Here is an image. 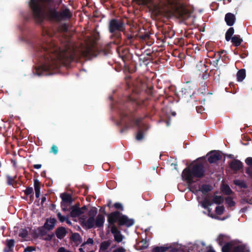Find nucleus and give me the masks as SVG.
Returning a JSON list of instances; mask_svg holds the SVG:
<instances>
[{"instance_id":"49","label":"nucleus","mask_w":252,"mask_h":252,"mask_svg":"<svg viewBox=\"0 0 252 252\" xmlns=\"http://www.w3.org/2000/svg\"><path fill=\"white\" fill-rule=\"evenodd\" d=\"M143 137L144 135L142 131L140 129H138V131L136 136V140L139 141L141 140L143 138Z\"/></svg>"},{"instance_id":"25","label":"nucleus","mask_w":252,"mask_h":252,"mask_svg":"<svg viewBox=\"0 0 252 252\" xmlns=\"http://www.w3.org/2000/svg\"><path fill=\"white\" fill-rule=\"evenodd\" d=\"M119 56L124 61L128 58L129 55V50L128 49H119L118 50Z\"/></svg>"},{"instance_id":"62","label":"nucleus","mask_w":252,"mask_h":252,"mask_svg":"<svg viewBox=\"0 0 252 252\" xmlns=\"http://www.w3.org/2000/svg\"><path fill=\"white\" fill-rule=\"evenodd\" d=\"M58 252H71L69 251L66 250L64 247H61L58 249Z\"/></svg>"},{"instance_id":"38","label":"nucleus","mask_w":252,"mask_h":252,"mask_svg":"<svg viewBox=\"0 0 252 252\" xmlns=\"http://www.w3.org/2000/svg\"><path fill=\"white\" fill-rule=\"evenodd\" d=\"M224 211V207L223 206H217L215 209V212L218 215H221L223 214Z\"/></svg>"},{"instance_id":"18","label":"nucleus","mask_w":252,"mask_h":252,"mask_svg":"<svg viewBox=\"0 0 252 252\" xmlns=\"http://www.w3.org/2000/svg\"><path fill=\"white\" fill-rule=\"evenodd\" d=\"M60 197L62 200L61 202L67 203L69 205H70L73 202L72 195L70 194L67 193L66 192H64L61 194Z\"/></svg>"},{"instance_id":"2","label":"nucleus","mask_w":252,"mask_h":252,"mask_svg":"<svg viewBox=\"0 0 252 252\" xmlns=\"http://www.w3.org/2000/svg\"><path fill=\"white\" fill-rule=\"evenodd\" d=\"M38 55L43 59L45 64L41 66L44 71H48L51 69L52 64L56 59L61 58L60 51L58 47L54 43L47 42L40 45L37 48Z\"/></svg>"},{"instance_id":"58","label":"nucleus","mask_w":252,"mask_h":252,"mask_svg":"<svg viewBox=\"0 0 252 252\" xmlns=\"http://www.w3.org/2000/svg\"><path fill=\"white\" fill-rule=\"evenodd\" d=\"M126 250L123 247H119L114 250L113 252H126Z\"/></svg>"},{"instance_id":"33","label":"nucleus","mask_w":252,"mask_h":252,"mask_svg":"<svg viewBox=\"0 0 252 252\" xmlns=\"http://www.w3.org/2000/svg\"><path fill=\"white\" fill-rule=\"evenodd\" d=\"M206 49L208 51V56L210 58L213 57L216 55V53L212 52L211 50V43L209 42L206 43L205 44Z\"/></svg>"},{"instance_id":"53","label":"nucleus","mask_w":252,"mask_h":252,"mask_svg":"<svg viewBox=\"0 0 252 252\" xmlns=\"http://www.w3.org/2000/svg\"><path fill=\"white\" fill-rule=\"evenodd\" d=\"M50 152L53 153L54 155H56L58 152V148L57 146L53 145L51 147Z\"/></svg>"},{"instance_id":"3","label":"nucleus","mask_w":252,"mask_h":252,"mask_svg":"<svg viewBox=\"0 0 252 252\" xmlns=\"http://www.w3.org/2000/svg\"><path fill=\"white\" fill-rule=\"evenodd\" d=\"M205 172L203 164L198 162L185 168L182 172V177L189 185H191L204 177Z\"/></svg>"},{"instance_id":"37","label":"nucleus","mask_w":252,"mask_h":252,"mask_svg":"<svg viewBox=\"0 0 252 252\" xmlns=\"http://www.w3.org/2000/svg\"><path fill=\"white\" fill-rule=\"evenodd\" d=\"M163 34H164L165 38H171L173 36H174V35L175 34V32L173 31L170 30L169 31H165L164 32Z\"/></svg>"},{"instance_id":"34","label":"nucleus","mask_w":252,"mask_h":252,"mask_svg":"<svg viewBox=\"0 0 252 252\" xmlns=\"http://www.w3.org/2000/svg\"><path fill=\"white\" fill-rule=\"evenodd\" d=\"M223 198L221 196H214L212 202L217 204H220L223 202Z\"/></svg>"},{"instance_id":"56","label":"nucleus","mask_w":252,"mask_h":252,"mask_svg":"<svg viewBox=\"0 0 252 252\" xmlns=\"http://www.w3.org/2000/svg\"><path fill=\"white\" fill-rule=\"evenodd\" d=\"M199 86L200 88L202 89V90L205 91L206 87H207V83L204 81H203L202 82L199 83Z\"/></svg>"},{"instance_id":"1","label":"nucleus","mask_w":252,"mask_h":252,"mask_svg":"<svg viewBox=\"0 0 252 252\" xmlns=\"http://www.w3.org/2000/svg\"><path fill=\"white\" fill-rule=\"evenodd\" d=\"M108 222L110 225L111 232L113 234L114 240L117 243H120L123 239V235L120 230L115 225L117 222L118 226H125L129 227L134 223V220L132 219H129L125 215H123L120 211H116L110 213L108 215Z\"/></svg>"},{"instance_id":"19","label":"nucleus","mask_w":252,"mask_h":252,"mask_svg":"<svg viewBox=\"0 0 252 252\" xmlns=\"http://www.w3.org/2000/svg\"><path fill=\"white\" fill-rule=\"evenodd\" d=\"M86 56L90 57H95L97 56V52L94 46H88L84 51Z\"/></svg>"},{"instance_id":"55","label":"nucleus","mask_w":252,"mask_h":252,"mask_svg":"<svg viewBox=\"0 0 252 252\" xmlns=\"http://www.w3.org/2000/svg\"><path fill=\"white\" fill-rule=\"evenodd\" d=\"M94 244V240L93 239L89 238L87 239V241L84 242L81 245V247H83L86 244H91L93 245Z\"/></svg>"},{"instance_id":"63","label":"nucleus","mask_w":252,"mask_h":252,"mask_svg":"<svg viewBox=\"0 0 252 252\" xmlns=\"http://www.w3.org/2000/svg\"><path fill=\"white\" fill-rule=\"evenodd\" d=\"M221 59L223 61L226 62L227 60H229L228 57L226 55V54H224L221 57Z\"/></svg>"},{"instance_id":"41","label":"nucleus","mask_w":252,"mask_h":252,"mask_svg":"<svg viewBox=\"0 0 252 252\" xmlns=\"http://www.w3.org/2000/svg\"><path fill=\"white\" fill-rule=\"evenodd\" d=\"M222 191L223 192V193H224L226 195H230L232 192V190L230 189V187L228 185L225 186L223 188Z\"/></svg>"},{"instance_id":"13","label":"nucleus","mask_w":252,"mask_h":252,"mask_svg":"<svg viewBox=\"0 0 252 252\" xmlns=\"http://www.w3.org/2000/svg\"><path fill=\"white\" fill-rule=\"evenodd\" d=\"M230 168L234 172H237L243 167V163L238 159H233L229 163Z\"/></svg>"},{"instance_id":"23","label":"nucleus","mask_w":252,"mask_h":252,"mask_svg":"<svg viewBox=\"0 0 252 252\" xmlns=\"http://www.w3.org/2000/svg\"><path fill=\"white\" fill-rule=\"evenodd\" d=\"M34 187L35 193V197L38 198L40 196V183L38 180L34 179Z\"/></svg>"},{"instance_id":"16","label":"nucleus","mask_w":252,"mask_h":252,"mask_svg":"<svg viewBox=\"0 0 252 252\" xmlns=\"http://www.w3.org/2000/svg\"><path fill=\"white\" fill-rule=\"evenodd\" d=\"M66 230L65 228L63 226L58 227L55 231V234L57 237L60 240L63 239L66 236Z\"/></svg>"},{"instance_id":"20","label":"nucleus","mask_w":252,"mask_h":252,"mask_svg":"<svg viewBox=\"0 0 252 252\" xmlns=\"http://www.w3.org/2000/svg\"><path fill=\"white\" fill-rule=\"evenodd\" d=\"M248 167L246 169V173L252 179V158L248 157L245 159Z\"/></svg>"},{"instance_id":"17","label":"nucleus","mask_w":252,"mask_h":252,"mask_svg":"<svg viewBox=\"0 0 252 252\" xmlns=\"http://www.w3.org/2000/svg\"><path fill=\"white\" fill-rule=\"evenodd\" d=\"M105 217L103 214H99L95 219V227L100 228L103 226Z\"/></svg>"},{"instance_id":"30","label":"nucleus","mask_w":252,"mask_h":252,"mask_svg":"<svg viewBox=\"0 0 252 252\" xmlns=\"http://www.w3.org/2000/svg\"><path fill=\"white\" fill-rule=\"evenodd\" d=\"M212 189V187L207 184L202 185L199 187V190H200L203 194H206L209 191H211Z\"/></svg>"},{"instance_id":"31","label":"nucleus","mask_w":252,"mask_h":252,"mask_svg":"<svg viewBox=\"0 0 252 252\" xmlns=\"http://www.w3.org/2000/svg\"><path fill=\"white\" fill-rule=\"evenodd\" d=\"M111 244L110 240L105 241L101 242L100 245V250L101 251H105L108 249Z\"/></svg>"},{"instance_id":"43","label":"nucleus","mask_w":252,"mask_h":252,"mask_svg":"<svg viewBox=\"0 0 252 252\" xmlns=\"http://www.w3.org/2000/svg\"><path fill=\"white\" fill-rule=\"evenodd\" d=\"M225 202L229 207H233L235 205V202L231 197H227L225 198Z\"/></svg>"},{"instance_id":"24","label":"nucleus","mask_w":252,"mask_h":252,"mask_svg":"<svg viewBox=\"0 0 252 252\" xmlns=\"http://www.w3.org/2000/svg\"><path fill=\"white\" fill-rule=\"evenodd\" d=\"M246 76V70L241 69L239 70L236 74L237 80L238 82H242Z\"/></svg>"},{"instance_id":"26","label":"nucleus","mask_w":252,"mask_h":252,"mask_svg":"<svg viewBox=\"0 0 252 252\" xmlns=\"http://www.w3.org/2000/svg\"><path fill=\"white\" fill-rule=\"evenodd\" d=\"M234 33V29L233 27L229 28L225 34V38L227 41H230L232 37L233 36Z\"/></svg>"},{"instance_id":"54","label":"nucleus","mask_w":252,"mask_h":252,"mask_svg":"<svg viewBox=\"0 0 252 252\" xmlns=\"http://www.w3.org/2000/svg\"><path fill=\"white\" fill-rule=\"evenodd\" d=\"M35 251V248L32 246H28L24 249V252H32Z\"/></svg>"},{"instance_id":"28","label":"nucleus","mask_w":252,"mask_h":252,"mask_svg":"<svg viewBox=\"0 0 252 252\" xmlns=\"http://www.w3.org/2000/svg\"><path fill=\"white\" fill-rule=\"evenodd\" d=\"M233 183L241 189H247L248 188L246 182L243 180L236 179L233 181Z\"/></svg>"},{"instance_id":"29","label":"nucleus","mask_w":252,"mask_h":252,"mask_svg":"<svg viewBox=\"0 0 252 252\" xmlns=\"http://www.w3.org/2000/svg\"><path fill=\"white\" fill-rule=\"evenodd\" d=\"M71 240L75 243L80 244L82 241V237L78 233H74L71 237Z\"/></svg>"},{"instance_id":"8","label":"nucleus","mask_w":252,"mask_h":252,"mask_svg":"<svg viewBox=\"0 0 252 252\" xmlns=\"http://www.w3.org/2000/svg\"><path fill=\"white\" fill-rule=\"evenodd\" d=\"M86 218V216H83L79 219L82 226L88 229L95 227V218L89 217L87 220Z\"/></svg>"},{"instance_id":"40","label":"nucleus","mask_w":252,"mask_h":252,"mask_svg":"<svg viewBox=\"0 0 252 252\" xmlns=\"http://www.w3.org/2000/svg\"><path fill=\"white\" fill-rule=\"evenodd\" d=\"M54 237L55 234L53 233H51V234L47 233V234L45 235L44 237H43L41 239L47 241H50L53 239V238Z\"/></svg>"},{"instance_id":"7","label":"nucleus","mask_w":252,"mask_h":252,"mask_svg":"<svg viewBox=\"0 0 252 252\" xmlns=\"http://www.w3.org/2000/svg\"><path fill=\"white\" fill-rule=\"evenodd\" d=\"M222 252H247L246 246L244 245H239L233 247L231 243H226L222 247Z\"/></svg>"},{"instance_id":"22","label":"nucleus","mask_w":252,"mask_h":252,"mask_svg":"<svg viewBox=\"0 0 252 252\" xmlns=\"http://www.w3.org/2000/svg\"><path fill=\"white\" fill-rule=\"evenodd\" d=\"M230 40L232 44L235 47L239 46L243 42V39L240 37V35L237 34L234 35Z\"/></svg>"},{"instance_id":"60","label":"nucleus","mask_w":252,"mask_h":252,"mask_svg":"<svg viewBox=\"0 0 252 252\" xmlns=\"http://www.w3.org/2000/svg\"><path fill=\"white\" fill-rule=\"evenodd\" d=\"M209 77V74L207 73L206 71L202 74V78L203 80H206Z\"/></svg>"},{"instance_id":"15","label":"nucleus","mask_w":252,"mask_h":252,"mask_svg":"<svg viewBox=\"0 0 252 252\" xmlns=\"http://www.w3.org/2000/svg\"><path fill=\"white\" fill-rule=\"evenodd\" d=\"M224 20L227 26H232L235 22L236 17L233 13H227L225 15Z\"/></svg>"},{"instance_id":"32","label":"nucleus","mask_w":252,"mask_h":252,"mask_svg":"<svg viewBox=\"0 0 252 252\" xmlns=\"http://www.w3.org/2000/svg\"><path fill=\"white\" fill-rule=\"evenodd\" d=\"M168 247H167L156 246V247H155L153 249L151 252H165L168 250Z\"/></svg>"},{"instance_id":"4","label":"nucleus","mask_w":252,"mask_h":252,"mask_svg":"<svg viewBox=\"0 0 252 252\" xmlns=\"http://www.w3.org/2000/svg\"><path fill=\"white\" fill-rule=\"evenodd\" d=\"M45 15L48 19L56 22L69 20L72 16V14L68 8L66 7L62 11H58L57 7L50 4L46 7Z\"/></svg>"},{"instance_id":"52","label":"nucleus","mask_w":252,"mask_h":252,"mask_svg":"<svg viewBox=\"0 0 252 252\" xmlns=\"http://www.w3.org/2000/svg\"><path fill=\"white\" fill-rule=\"evenodd\" d=\"M7 184L9 185H12L15 181V178H12L10 176H7Z\"/></svg>"},{"instance_id":"35","label":"nucleus","mask_w":252,"mask_h":252,"mask_svg":"<svg viewBox=\"0 0 252 252\" xmlns=\"http://www.w3.org/2000/svg\"><path fill=\"white\" fill-rule=\"evenodd\" d=\"M138 5H147L152 4L153 0H134Z\"/></svg>"},{"instance_id":"14","label":"nucleus","mask_w":252,"mask_h":252,"mask_svg":"<svg viewBox=\"0 0 252 252\" xmlns=\"http://www.w3.org/2000/svg\"><path fill=\"white\" fill-rule=\"evenodd\" d=\"M57 222V220L54 218L50 217L46 220L44 224V227H45L48 231L52 230Z\"/></svg>"},{"instance_id":"59","label":"nucleus","mask_w":252,"mask_h":252,"mask_svg":"<svg viewBox=\"0 0 252 252\" xmlns=\"http://www.w3.org/2000/svg\"><path fill=\"white\" fill-rule=\"evenodd\" d=\"M220 54H219V57L218 58V59H217L214 62V66L216 67L217 68V66L218 65V63H219V62L220 61Z\"/></svg>"},{"instance_id":"61","label":"nucleus","mask_w":252,"mask_h":252,"mask_svg":"<svg viewBox=\"0 0 252 252\" xmlns=\"http://www.w3.org/2000/svg\"><path fill=\"white\" fill-rule=\"evenodd\" d=\"M153 87H148L146 91L147 93L149 95H152V93H153Z\"/></svg>"},{"instance_id":"42","label":"nucleus","mask_w":252,"mask_h":252,"mask_svg":"<svg viewBox=\"0 0 252 252\" xmlns=\"http://www.w3.org/2000/svg\"><path fill=\"white\" fill-rule=\"evenodd\" d=\"M220 74L221 72L220 69H219L218 68L215 69L214 73V79L218 81H220Z\"/></svg>"},{"instance_id":"64","label":"nucleus","mask_w":252,"mask_h":252,"mask_svg":"<svg viewBox=\"0 0 252 252\" xmlns=\"http://www.w3.org/2000/svg\"><path fill=\"white\" fill-rule=\"evenodd\" d=\"M100 212L101 213V214H103L104 216L105 215H107L108 216V215L109 214H107L106 212V211H105V207L104 208H101L100 209Z\"/></svg>"},{"instance_id":"51","label":"nucleus","mask_w":252,"mask_h":252,"mask_svg":"<svg viewBox=\"0 0 252 252\" xmlns=\"http://www.w3.org/2000/svg\"><path fill=\"white\" fill-rule=\"evenodd\" d=\"M113 206L115 207V208L116 209L120 210L121 211L124 210V207H123L122 204L119 202H116V203H114Z\"/></svg>"},{"instance_id":"11","label":"nucleus","mask_w":252,"mask_h":252,"mask_svg":"<svg viewBox=\"0 0 252 252\" xmlns=\"http://www.w3.org/2000/svg\"><path fill=\"white\" fill-rule=\"evenodd\" d=\"M222 156L219 152L213 151L210 152V156L208 158V161L211 164L214 163L220 160Z\"/></svg>"},{"instance_id":"47","label":"nucleus","mask_w":252,"mask_h":252,"mask_svg":"<svg viewBox=\"0 0 252 252\" xmlns=\"http://www.w3.org/2000/svg\"><path fill=\"white\" fill-rule=\"evenodd\" d=\"M68 205L69 204L67 203L61 202V206L62 210L64 212H67V211H70V207H69V208H68Z\"/></svg>"},{"instance_id":"46","label":"nucleus","mask_w":252,"mask_h":252,"mask_svg":"<svg viewBox=\"0 0 252 252\" xmlns=\"http://www.w3.org/2000/svg\"><path fill=\"white\" fill-rule=\"evenodd\" d=\"M211 205L212 202L207 199H205L202 203V206L205 209H207L208 206H211Z\"/></svg>"},{"instance_id":"9","label":"nucleus","mask_w":252,"mask_h":252,"mask_svg":"<svg viewBox=\"0 0 252 252\" xmlns=\"http://www.w3.org/2000/svg\"><path fill=\"white\" fill-rule=\"evenodd\" d=\"M48 230L44 227V225L42 226L38 227L36 229L32 230V235L34 239L40 238L42 239L45 235L47 234Z\"/></svg>"},{"instance_id":"50","label":"nucleus","mask_w":252,"mask_h":252,"mask_svg":"<svg viewBox=\"0 0 252 252\" xmlns=\"http://www.w3.org/2000/svg\"><path fill=\"white\" fill-rule=\"evenodd\" d=\"M224 236L223 235L220 234L217 239L218 243L220 246H222L224 243Z\"/></svg>"},{"instance_id":"36","label":"nucleus","mask_w":252,"mask_h":252,"mask_svg":"<svg viewBox=\"0 0 252 252\" xmlns=\"http://www.w3.org/2000/svg\"><path fill=\"white\" fill-rule=\"evenodd\" d=\"M88 216L89 217L95 218L97 214V209L95 207H92L88 212Z\"/></svg>"},{"instance_id":"21","label":"nucleus","mask_w":252,"mask_h":252,"mask_svg":"<svg viewBox=\"0 0 252 252\" xmlns=\"http://www.w3.org/2000/svg\"><path fill=\"white\" fill-rule=\"evenodd\" d=\"M140 38L143 41L147 42L148 45H151L154 41L149 40L150 39V33L148 32H145L144 34L139 35Z\"/></svg>"},{"instance_id":"12","label":"nucleus","mask_w":252,"mask_h":252,"mask_svg":"<svg viewBox=\"0 0 252 252\" xmlns=\"http://www.w3.org/2000/svg\"><path fill=\"white\" fill-rule=\"evenodd\" d=\"M79 203L70 207V216L72 218L77 217L84 214V211H82L79 207Z\"/></svg>"},{"instance_id":"57","label":"nucleus","mask_w":252,"mask_h":252,"mask_svg":"<svg viewBox=\"0 0 252 252\" xmlns=\"http://www.w3.org/2000/svg\"><path fill=\"white\" fill-rule=\"evenodd\" d=\"M196 111L198 113L201 114L204 110V108L202 106H198L196 107Z\"/></svg>"},{"instance_id":"45","label":"nucleus","mask_w":252,"mask_h":252,"mask_svg":"<svg viewBox=\"0 0 252 252\" xmlns=\"http://www.w3.org/2000/svg\"><path fill=\"white\" fill-rule=\"evenodd\" d=\"M133 36L130 34H127L126 39H125V42L127 45H131L133 42Z\"/></svg>"},{"instance_id":"27","label":"nucleus","mask_w":252,"mask_h":252,"mask_svg":"<svg viewBox=\"0 0 252 252\" xmlns=\"http://www.w3.org/2000/svg\"><path fill=\"white\" fill-rule=\"evenodd\" d=\"M6 246L8 247V250H4V252H11L13 251V248L15 245V240L14 239H7L6 240Z\"/></svg>"},{"instance_id":"6","label":"nucleus","mask_w":252,"mask_h":252,"mask_svg":"<svg viewBox=\"0 0 252 252\" xmlns=\"http://www.w3.org/2000/svg\"><path fill=\"white\" fill-rule=\"evenodd\" d=\"M143 118L139 117L136 119L131 111L122 112L121 114V121L118 123L119 125H123L124 127L121 129V133L124 132L130 127H133V125L136 126L138 129H140L141 122Z\"/></svg>"},{"instance_id":"39","label":"nucleus","mask_w":252,"mask_h":252,"mask_svg":"<svg viewBox=\"0 0 252 252\" xmlns=\"http://www.w3.org/2000/svg\"><path fill=\"white\" fill-rule=\"evenodd\" d=\"M24 192L26 195H31V197H33V190L32 187H28L26 190H24Z\"/></svg>"},{"instance_id":"44","label":"nucleus","mask_w":252,"mask_h":252,"mask_svg":"<svg viewBox=\"0 0 252 252\" xmlns=\"http://www.w3.org/2000/svg\"><path fill=\"white\" fill-rule=\"evenodd\" d=\"M28 235V231L26 229H21L20 230V232L19 234V236L23 238H26Z\"/></svg>"},{"instance_id":"5","label":"nucleus","mask_w":252,"mask_h":252,"mask_svg":"<svg viewBox=\"0 0 252 252\" xmlns=\"http://www.w3.org/2000/svg\"><path fill=\"white\" fill-rule=\"evenodd\" d=\"M108 30L111 33L110 38L112 42L116 45H119L121 43V32L125 30V25L121 20L116 19H111L108 25Z\"/></svg>"},{"instance_id":"10","label":"nucleus","mask_w":252,"mask_h":252,"mask_svg":"<svg viewBox=\"0 0 252 252\" xmlns=\"http://www.w3.org/2000/svg\"><path fill=\"white\" fill-rule=\"evenodd\" d=\"M176 15L179 18L185 20L190 16V13L184 7H176L175 9Z\"/></svg>"},{"instance_id":"48","label":"nucleus","mask_w":252,"mask_h":252,"mask_svg":"<svg viewBox=\"0 0 252 252\" xmlns=\"http://www.w3.org/2000/svg\"><path fill=\"white\" fill-rule=\"evenodd\" d=\"M57 217H58L59 221L61 222L65 221L66 220L67 218V217H66L64 216H63L60 212H58L57 214Z\"/></svg>"}]
</instances>
